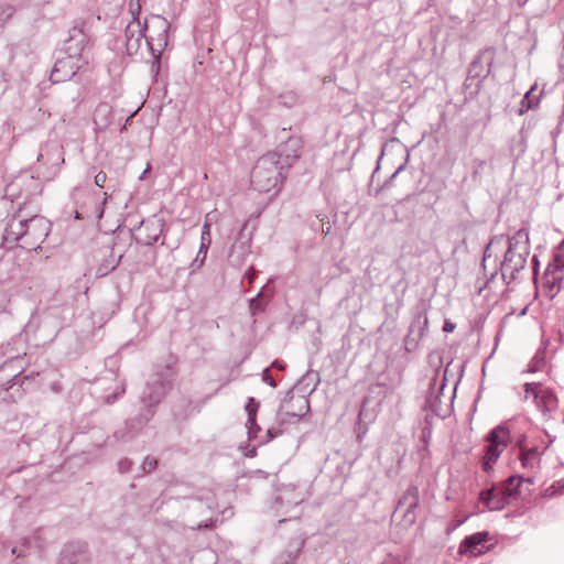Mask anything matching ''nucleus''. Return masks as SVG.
Instances as JSON below:
<instances>
[{
	"label": "nucleus",
	"mask_w": 564,
	"mask_h": 564,
	"mask_svg": "<svg viewBox=\"0 0 564 564\" xmlns=\"http://www.w3.org/2000/svg\"><path fill=\"white\" fill-rule=\"evenodd\" d=\"M272 367H278V368H280V369H282V368H283V366H282L279 361H274V362L272 364Z\"/></svg>",
	"instance_id": "44"
},
{
	"label": "nucleus",
	"mask_w": 564,
	"mask_h": 564,
	"mask_svg": "<svg viewBox=\"0 0 564 564\" xmlns=\"http://www.w3.org/2000/svg\"><path fill=\"white\" fill-rule=\"evenodd\" d=\"M419 506L417 489L410 487L398 501L393 517L401 518L405 527H411L416 520V508Z\"/></svg>",
	"instance_id": "10"
},
{
	"label": "nucleus",
	"mask_w": 564,
	"mask_h": 564,
	"mask_svg": "<svg viewBox=\"0 0 564 564\" xmlns=\"http://www.w3.org/2000/svg\"><path fill=\"white\" fill-rule=\"evenodd\" d=\"M93 56L90 47L84 34L72 36L65 47V54L58 57L51 72L50 79L53 84L72 79L78 72H87Z\"/></svg>",
	"instance_id": "4"
},
{
	"label": "nucleus",
	"mask_w": 564,
	"mask_h": 564,
	"mask_svg": "<svg viewBox=\"0 0 564 564\" xmlns=\"http://www.w3.org/2000/svg\"><path fill=\"white\" fill-rule=\"evenodd\" d=\"M115 267H116V264H112L110 268H102V267H100V268H98V271H97V272H98V274H99V275H105V274H107L110 270H112Z\"/></svg>",
	"instance_id": "39"
},
{
	"label": "nucleus",
	"mask_w": 564,
	"mask_h": 564,
	"mask_svg": "<svg viewBox=\"0 0 564 564\" xmlns=\"http://www.w3.org/2000/svg\"><path fill=\"white\" fill-rule=\"evenodd\" d=\"M429 319L426 315H419L410 326L409 334L405 337V346L408 350L416 347L420 339L425 335Z\"/></svg>",
	"instance_id": "16"
},
{
	"label": "nucleus",
	"mask_w": 564,
	"mask_h": 564,
	"mask_svg": "<svg viewBox=\"0 0 564 564\" xmlns=\"http://www.w3.org/2000/svg\"><path fill=\"white\" fill-rule=\"evenodd\" d=\"M288 502L290 505H299L303 501V497L295 495V489L291 486L285 487L281 495L276 497V502Z\"/></svg>",
	"instance_id": "23"
},
{
	"label": "nucleus",
	"mask_w": 564,
	"mask_h": 564,
	"mask_svg": "<svg viewBox=\"0 0 564 564\" xmlns=\"http://www.w3.org/2000/svg\"><path fill=\"white\" fill-rule=\"evenodd\" d=\"M494 61V51L486 48L480 52L477 57L471 62L468 68V77L470 78H485L489 72Z\"/></svg>",
	"instance_id": "14"
},
{
	"label": "nucleus",
	"mask_w": 564,
	"mask_h": 564,
	"mask_svg": "<svg viewBox=\"0 0 564 564\" xmlns=\"http://www.w3.org/2000/svg\"><path fill=\"white\" fill-rule=\"evenodd\" d=\"M513 480H514V478H513V477H510V478L508 479V482H509V484H512V481H513Z\"/></svg>",
	"instance_id": "48"
},
{
	"label": "nucleus",
	"mask_w": 564,
	"mask_h": 564,
	"mask_svg": "<svg viewBox=\"0 0 564 564\" xmlns=\"http://www.w3.org/2000/svg\"><path fill=\"white\" fill-rule=\"evenodd\" d=\"M169 29V21L160 15L151 17L144 26L139 21L130 22L126 28L127 52L135 53L144 39L153 56L159 59L167 44Z\"/></svg>",
	"instance_id": "2"
},
{
	"label": "nucleus",
	"mask_w": 564,
	"mask_h": 564,
	"mask_svg": "<svg viewBox=\"0 0 564 564\" xmlns=\"http://www.w3.org/2000/svg\"><path fill=\"white\" fill-rule=\"evenodd\" d=\"M102 110L108 111V106H106V105H101V106H99V107L97 108V116H98Z\"/></svg>",
	"instance_id": "41"
},
{
	"label": "nucleus",
	"mask_w": 564,
	"mask_h": 564,
	"mask_svg": "<svg viewBox=\"0 0 564 564\" xmlns=\"http://www.w3.org/2000/svg\"><path fill=\"white\" fill-rule=\"evenodd\" d=\"M512 496V490L509 485L500 487H491L490 489L482 490L479 496V501L490 511L501 510L509 503Z\"/></svg>",
	"instance_id": "12"
},
{
	"label": "nucleus",
	"mask_w": 564,
	"mask_h": 564,
	"mask_svg": "<svg viewBox=\"0 0 564 564\" xmlns=\"http://www.w3.org/2000/svg\"><path fill=\"white\" fill-rule=\"evenodd\" d=\"M132 468V462L128 458H122L118 463V469L120 473L126 474L129 473Z\"/></svg>",
	"instance_id": "31"
},
{
	"label": "nucleus",
	"mask_w": 564,
	"mask_h": 564,
	"mask_svg": "<svg viewBox=\"0 0 564 564\" xmlns=\"http://www.w3.org/2000/svg\"><path fill=\"white\" fill-rule=\"evenodd\" d=\"M123 392H124V388H123V387H121V388H120V390H119L118 392L113 393L112 395H107V397H106V402H107V403H112V402H115V401L117 400L118 395H119V394H122Z\"/></svg>",
	"instance_id": "35"
},
{
	"label": "nucleus",
	"mask_w": 564,
	"mask_h": 564,
	"mask_svg": "<svg viewBox=\"0 0 564 564\" xmlns=\"http://www.w3.org/2000/svg\"><path fill=\"white\" fill-rule=\"evenodd\" d=\"M170 388L171 380L167 377L156 375L148 382L142 402L150 408L158 404Z\"/></svg>",
	"instance_id": "13"
},
{
	"label": "nucleus",
	"mask_w": 564,
	"mask_h": 564,
	"mask_svg": "<svg viewBox=\"0 0 564 564\" xmlns=\"http://www.w3.org/2000/svg\"><path fill=\"white\" fill-rule=\"evenodd\" d=\"M207 252H208V249H205L202 252V248L199 247L197 256L192 263L193 269L200 268L203 265V263L205 262V260L207 258Z\"/></svg>",
	"instance_id": "29"
},
{
	"label": "nucleus",
	"mask_w": 564,
	"mask_h": 564,
	"mask_svg": "<svg viewBox=\"0 0 564 564\" xmlns=\"http://www.w3.org/2000/svg\"><path fill=\"white\" fill-rule=\"evenodd\" d=\"M207 527H208V523L204 522V523H199L195 529H202V528H207Z\"/></svg>",
	"instance_id": "43"
},
{
	"label": "nucleus",
	"mask_w": 564,
	"mask_h": 564,
	"mask_svg": "<svg viewBox=\"0 0 564 564\" xmlns=\"http://www.w3.org/2000/svg\"><path fill=\"white\" fill-rule=\"evenodd\" d=\"M11 59L18 67L29 68L36 63V55L26 46H17L12 51Z\"/></svg>",
	"instance_id": "20"
},
{
	"label": "nucleus",
	"mask_w": 564,
	"mask_h": 564,
	"mask_svg": "<svg viewBox=\"0 0 564 564\" xmlns=\"http://www.w3.org/2000/svg\"><path fill=\"white\" fill-rule=\"evenodd\" d=\"M106 180H107V174H106L104 171H99V172L95 175L94 182H95V184H96L98 187H102V186H104V183L106 182Z\"/></svg>",
	"instance_id": "32"
},
{
	"label": "nucleus",
	"mask_w": 564,
	"mask_h": 564,
	"mask_svg": "<svg viewBox=\"0 0 564 564\" xmlns=\"http://www.w3.org/2000/svg\"><path fill=\"white\" fill-rule=\"evenodd\" d=\"M259 296H260V293H258L256 297H252L250 300V307H251L252 311L256 310V302L259 299Z\"/></svg>",
	"instance_id": "40"
},
{
	"label": "nucleus",
	"mask_w": 564,
	"mask_h": 564,
	"mask_svg": "<svg viewBox=\"0 0 564 564\" xmlns=\"http://www.w3.org/2000/svg\"><path fill=\"white\" fill-rule=\"evenodd\" d=\"M11 552H12V554H15L17 549H15V547H13Z\"/></svg>",
	"instance_id": "50"
},
{
	"label": "nucleus",
	"mask_w": 564,
	"mask_h": 564,
	"mask_svg": "<svg viewBox=\"0 0 564 564\" xmlns=\"http://www.w3.org/2000/svg\"><path fill=\"white\" fill-rule=\"evenodd\" d=\"M107 199H108V195H107V193H104V200H102L100 207L97 208V217L98 218H101L104 215V205L106 204Z\"/></svg>",
	"instance_id": "37"
},
{
	"label": "nucleus",
	"mask_w": 564,
	"mask_h": 564,
	"mask_svg": "<svg viewBox=\"0 0 564 564\" xmlns=\"http://www.w3.org/2000/svg\"><path fill=\"white\" fill-rule=\"evenodd\" d=\"M530 397L533 398L536 408L545 417H550L557 408L556 395L539 382L524 383V398L529 399Z\"/></svg>",
	"instance_id": "7"
},
{
	"label": "nucleus",
	"mask_w": 564,
	"mask_h": 564,
	"mask_svg": "<svg viewBox=\"0 0 564 564\" xmlns=\"http://www.w3.org/2000/svg\"><path fill=\"white\" fill-rule=\"evenodd\" d=\"M158 462L153 457H145L142 463V470L143 473H150L156 468Z\"/></svg>",
	"instance_id": "30"
},
{
	"label": "nucleus",
	"mask_w": 564,
	"mask_h": 564,
	"mask_svg": "<svg viewBox=\"0 0 564 564\" xmlns=\"http://www.w3.org/2000/svg\"><path fill=\"white\" fill-rule=\"evenodd\" d=\"M282 434V430L281 429H274V427H271L267 431V440L263 441L262 443H265V442H269L271 440H273L274 437L279 436Z\"/></svg>",
	"instance_id": "33"
},
{
	"label": "nucleus",
	"mask_w": 564,
	"mask_h": 564,
	"mask_svg": "<svg viewBox=\"0 0 564 564\" xmlns=\"http://www.w3.org/2000/svg\"><path fill=\"white\" fill-rule=\"evenodd\" d=\"M51 223L43 216L34 215L28 219L13 217L7 226V240L20 241L28 250H37L48 236Z\"/></svg>",
	"instance_id": "5"
},
{
	"label": "nucleus",
	"mask_w": 564,
	"mask_h": 564,
	"mask_svg": "<svg viewBox=\"0 0 564 564\" xmlns=\"http://www.w3.org/2000/svg\"><path fill=\"white\" fill-rule=\"evenodd\" d=\"M540 456L538 447L523 449L520 454V460L523 468L534 469L540 465Z\"/></svg>",
	"instance_id": "21"
},
{
	"label": "nucleus",
	"mask_w": 564,
	"mask_h": 564,
	"mask_svg": "<svg viewBox=\"0 0 564 564\" xmlns=\"http://www.w3.org/2000/svg\"><path fill=\"white\" fill-rule=\"evenodd\" d=\"M441 403H442L441 397L438 394H435L434 392H431L426 399L427 408L437 415H442Z\"/></svg>",
	"instance_id": "26"
},
{
	"label": "nucleus",
	"mask_w": 564,
	"mask_h": 564,
	"mask_svg": "<svg viewBox=\"0 0 564 564\" xmlns=\"http://www.w3.org/2000/svg\"><path fill=\"white\" fill-rule=\"evenodd\" d=\"M64 162V148L58 141L51 140L41 147L37 155V163L47 167L48 178H52L57 174Z\"/></svg>",
	"instance_id": "8"
},
{
	"label": "nucleus",
	"mask_w": 564,
	"mask_h": 564,
	"mask_svg": "<svg viewBox=\"0 0 564 564\" xmlns=\"http://www.w3.org/2000/svg\"><path fill=\"white\" fill-rule=\"evenodd\" d=\"M546 367L544 351H538L528 365L527 372L534 373Z\"/></svg>",
	"instance_id": "24"
},
{
	"label": "nucleus",
	"mask_w": 564,
	"mask_h": 564,
	"mask_svg": "<svg viewBox=\"0 0 564 564\" xmlns=\"http://www.w3.org/2000/svg\"><path fill=\"white\" fill-rule=\"evenodd\" d=\"M150 170V165L143 171V173L140 176V180H142L145 176V173Z\"/></svg>",
	"instance_id": "46"
},
{
	"label": "nucleus",
	"mask_w": 564,
	"mask_h": 564,
	"mask_svg": "<svg viewBox=\"0 0 564 564\" xmlns=\"http://www.w3.org/2000/svg\"><path fill=\"white\" fill-rule=\"evenodd\" d=\"M303 541H297L291 550L279 554L273 564H295V560L302 549Z\"/></svg>",
	"instance_id": "22"
},
{
	"label": "nucleus",
	"mask_w": 564,
	"mask_h": 564,
	"mask_svg": "<svg viewBox=\"0 0 564 564\" xmlns=\"http://www.w3.org/2000/svg\"><path fill=\"white\" fill-rule=\"evenodd\" d=\"M12 13H13V9L11 7L0 9V17L6 15L7 18H9L12 15Z\"/></svg>",
	"instance_id": "38"
},
{
	"label": "nucleus",
	"mask_w": 564,
	"mask_h": 564,
	"mask_svg": "<svg viewBox=\"0 0 564 564\" xmlns=\"http://www.w3.org/2000/svg\"><path fill=\"white\" fill-rule=\"evenodd\" d=\"M310 411V402L304 395L289 391L276 412L280 425L297 423Z\"/></svg>",
	"instance_id": "6"
},
{
	"label": "nucleus",
	"mask_w": 564,
	"mask_h": 564,
	"mask_svg": "<svg viewBox=\"0 0 564 564\" xmlns=\"http://www.w3.org/2000/svg\"><path fill=\"white\" fill-rule=\"evenodd\" d=\"M297 158L281 151H273L262 155L256 163L251 173V184L260 193L279 191L286 171Z\"/></svg>",
	"instance_id": "3"
},
{
	"label": "nucleus",
	"mask_w": 564,
	"mask_h": 564,
	"mask_svg": "<svg viewBox=\"0 0 564 564\" xmlns=\"http://www.w3.org/2000/svg\"><path fill=\"white\" fill-rule=\"evenodd\" d=\"M535 88H536V85L532 86L530 88V90L524 95V97L521 101V106H522L521 112L523 111V109L529 110V109H532L538 106L539 98L533 95V91L535 90Z\"/></svg>",
	"instance_id": "25"
},
{
	"label": "nucleus",
	"mask_w": 564,
	"mask_h": 564,
	"mask_svg": "<svg viewBox=\"0 0 564 564\" xmlns=\"http://www.w3.org/2000/svg\"><path fill=\"white\" fill-rule=\"evenodd\" d=\"M402 169L403 166H399L397 171L391 175V178H393Z\"/></svg>",
	"instance_id": "45"
},
{
	"label": "nucleus",
	"mask_w": 564,
	"mask_h": 564,
	"mask_svg": "<svg viewBox=\"0 0 564 564\" xmlns=\"http://www.w3.org/2000/svg\"><path fill=\"white\" fill-rule=\"evenodd\" d=\"M262 380L273 388L276 386L268 369L263 370Z\"/></svg>",
	"instance_id": "34"
},
{
	"label": "nucleus",
	"mask_w": 564,
	"mask_h": 564,
	"mask_svg": "<svg viewBox=\"0 0 564 564\" xmlns=\"http://www.w3.org/2000/svg\"><path fill=\"white\" fill-rule=\"evenodd\" d=\"M212 243V234H210V225L205 223L202 229V236H200V248L202 252L205 249H209V246Z\"/></svg>",
	"instance_id": "27"
},
{
	"label": "nucleus",
	"mask_w": 564,
	"mask_h": 564,
	"mask_svg": "<svg viewBox=\"0 0 564 564\" xmlns=\"http://www.w3.org/2000/svg\"><path fill=\"white\" fill-rule=\"evenodd\" d=\"M259 403L254 398H248L247 404L245 406L247 412V421L246 427L248 430V438L254 440L257 437V433L260 431V426L257 424V412H258Z\"/></svg>",
	"instance_id": "19"
},
{
	"label": "nucleus",
	"mask_w": 564,
	"mask_h": 564,
	"mask_svg": "<svg viewBox=\"0 0 564 564\" xmlns=\"http://www.w3.org/2000/svg\"><path fill=\"white\" fill-rule=\"evenodd\" d=\"M58 564H87L85 545L80 542H70L64 546Z\"/></svg>",
	"instance_id": "15"
},
{
	"label": "nucleus",
	"mask_w": 564,
	"mask_h": 564,
	"mask_svg": "<svg viewBox=\"0 0 564 564\" xmlns=\"http://www.w3.org/2000/svg\"><path fill=\"white\" fill-rule=\"evenodd\" d=\"M506 243L508 249L505 252V258L500 262V272L506 283H511L517 278L527 263V258L530 253L529 232L527 229H519L513 236L507 239ZM505 245L502 236L495 237L490 240L484 252L482 261H488L494 254V249L497 246Z\"/></svg>",
	"instance_id": "1"
},
{
	"label": "nucleus",
	"mask_w": 564,
	"mask_h": 564,
	"mask_svg": "<svg viewBox=\"0 0 564 564\" xmlns=\"http://www.w3.org/2000/svg\"><path fill=\"white\" fill-rule=\"evenodd\" d=\"M508 430L501 426L494 429L487 436L488 445L482 459V466L489 471L492 464L498 459L503 448L507 446Z\"/></svg>",
	"instance_id": "9"
},
{
	"label": "nucleus",
	"mask_w": 564,
	"mask_h": 564,
	"mask_svg": "<svg viewBox=\"0 0 564 564\" xmlns=\"http://www.w3.org/2000/svg\"><path fill=\"white\" fill-rule=\"evenodd\" d=\"M364 415V409L359 412V416L361 417Z\"/></svg>",
	"instance_id": "49"
},
{
	"label": "nucleus",
	"mask_w": 564,
	"mask_h": 564,
	"mask_svg": "<svg viewBox=\"0 0 564 564\" xmlns=\"http://www.w3.org/2000/svg\"><path fill=\"white\" fill-rule=\"evenodd\" d=\"M150 227H153L154 232H153V235L148 236L147 239L143 241L145 245H152V243L156 242L159 239L160 232H161V228L159 225H155L153 223L148 224L145 226V229H149Z\"/></svg>",
	"instance_id": "28"
},
{
	"label": "nucleus",
	"mask_w": 564,
	"mask_h": 564,
	"mask_svg": "<svg viewBox=\"0 0 564 564\" xmlns=\"http://www.w3.org/2000/svg\"><path fill=\"white\" fill-rule=\"evenodd\" d=\"M249 240H236L229 250L228 261L230 265L240 268L251 252Z\"/></svg>",
	"instance_id": "17"
},
{
	"label": "nucleus",
	"mask_w": 564,
	"mask_h": 564,
	"mask_svg": "<svg viewBox=\"0 0 564 564\" xmlns=\"http://www.w3.org/2000/svg\"><path fill=\"white\" fill-rule=\"evenodd\" d=\"M152 415H153V410L148 409V410H147L145 421H149V420H150V417H151Z\"/></svg>",
	"instance_id": "42"
},
{
	"label": "nucleus",
	"mask_w": 564,
	"mask_h": 564,
	"mask_svg": "<svg viewBox=\"0 0 564 564\" xmlns=\"http://www.w3.org/2000/svg\"><path fill=\"white\" fill-rule=\"evenodd\" d=\"M561 249V252L555 254L553 261L547 265L544 275V283L551 296H554L560 291L564 278V242Z\"/></svg>",
	"instance_id": "11"
},
{
	"label": "nucleus",
	"mask_w": 564,
	"mask_h": 564,
	"mask_svg": "<svg viewBox=\"0 0 564 564\" xmlns=\"http://www.w3.org/2000/svg\"><path fill=\"white\" fill-rule=\"evenodd\" d=\"M489 539L488 532H476L471 535L466 536L459 544L460 554L477 555L481 553L479 545L487 542Z\"/></svg>",
	"instance_id": "18"
},
{
	"label": "nucleus",
	"mask_w": 564,
	"mask_h": 564,
	"mask_svg": "<svg viewBox=\"0 0 564 564\" xmlns=\"http://www.w3.org/2000/svg\"><path fill=\"white\" fill-rule=\"evenodd\" d=\"M254 454H256V451H254V449H252L251 452H249V453L247 454V456H249V457H253V456H254Z\"/></svg>",
	"instance_id": "47"
},
{
	"label": "nucleus",
	"mask_w": 564,
	"mask_h": 564,
	"mask_svg": "<svg viewBox=\"0 0 564 564\" xmlns=\"http://www.w3.org/2000/svg\"><path fill=\"white\" fill-rule=\"evenodd\" d=\"M456 325L454 323H452L451 321L446 319L445 323H444V326H443V330L445 333H452L454 332Z\"/></svg>",
	"instance_id": "36"
}]
</instances>
